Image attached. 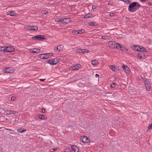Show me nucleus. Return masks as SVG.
Wrapping results in <instances>:
<instances>
[{
	"label": "nucleus",
	"mask_w": 152,
	"mask_h": 152,
	"mask_svg": "<svg viewBox=\"0 0 152 152\" xmlns=\"http://www.w3.org/2000/svg\"><path fill=\"white\" fill-rule=\"evenodd\" d=\"M45 80V79H39V80H40V81H44Z\"/></svg>",
	"instance_id": "de8ad7c7"
},
{
	"label": "nucleus",
	"mask_w": 152,
	"mask_h": 152,
	"mask_svg": "<svg viewBox=\"0 0 152 152\" xmlns=\"http://www.w3.org/2000/svg\"><path fill=\"white\" fill-rule=\"evenodd\" d=\"M145 57L144 53L142 52L139 53L137 56V58L139 59H143Z\"/></svg>",
	"instance_id": "9b49d317"
},
{
	"label": "nucleus",
	"mask_w": 152,
	"mask_h": 152,
	"mask_svg": "<svg viewBox=\"0 0 152 152\" xmlns=\"http://www.w3.org/2000/svg\"><path fill=\"white\" fill-rule=\"evenodd\" d=\"M80 139L82 141L85 143H88L90 142V140L86 136H83Z\"/></svg>",
	"instance_id": "1a4fd4ad"
},
{
	"label": "nucleus",
	"mask_w": 152,
	"mask_h": 152,
	"mask_svg": "<svg viewBox=\"0 0 152 152\" xmlns=\"http://www.w3.org/2000/svg\"><path fill=\"white\" fill-rule=\"evenodd\" d=\"M43 55V54L39 55L38 57H39V58L42 59H45V58H44L45 57H44V55Z\"/></svg>",
	"instance_id": "473e14b6"
},
{
	"label": "nucleus",
	"mask_w": 152,
	"mask_h": 152,
	"mask_svg": "<svg viewBox=\"0 0 152 152\" xmlns=\"http://www.w3.org/2000/svg\"><path fill=\"white\" fill-rule=\"evenodd\" d=\"M70 22V19L69 18H65L63 19V24L67 23Z\"/></svg>",
	"instance_id": "6ab92c4d"
},
{
	"label": "nucleus",
	"mask_w": 152,
	"mask_h": 152,
	"mask_svg": "<svg viewBox=\"0 0 152 152\" xmlns=\"http://www.w3.org/2000/svg\"><path fill=\"white\" fill-rule=\"evenodd\" d=\"M120 48L121 49V50H122V51H127L128 50L126 47L123 46L121 45V48Z\"/></svg>",
	"instance_id": "a878e982"
},
{
	"label": "nucleus",
	"mask_w": 152,
	"mask_h": 152,
	"mask_svg": "<svg viewBox=\"0 0 152 152\" xmlns=\"http://www.w3.org/2000/svg\"><path fill=\"white\" fill-rule=\"evenodd\" d=\"M16 99L15 96H12L11 98V99L12 100H14Z\"/></svg>",
	"instance_id": "ea45409f"
},
{
	"label": "nucleus",
	"mask_w": 152,
	"mask_h": 152,
	"mask_svg": "<svg viewBox=\"0 0 152 152\" xmlns=\"http://www.w3.org/2000/svg\"><path fill=\"white\" fill-rule=\"evenodd\" d=\"M34 40H38L39 41L44 40L45 39L44 36L42 35H38L33 37L31 38Z\"/></svg>",
	"instance_id": "f03ea898"
},
{
	"label": "nucleus",
	"mask_w": 152,
	"mask_h": 152,
	"mask_svg": "<svg viewBox=\"0 0 152 152\" xmlns=\"http://www.w3.org/2000/svg\"><path fill=\"white\" fill-rule=\"evenodd\" d=\"M132 48L135 51H140V46L137 45H134L132 46Z\"/></svg>",
	"instance_id": "ddd939ff"
},
{
	"label": "nucleus",
	"mask_w": 152,
	"mask_h": 152,
	"mask_svg": "<svg viewBox=\"0 0 152 152\" xmlns=\"http://www.w3.org/2000/svg\"><path fill=\"white\" fill-rule=\"evenodd\" d=\"M6 52H11L15 50V49L12 47H6Z\"/></svg>",
	"instance_id": "4468645a"
},
{
	"label": "nucleus",
	"mask_w": 152,
	"mask_h": 152,
	"mask_svg": "<svg viewBox=\"0 0 152 152\" xmlns=\"http://www.w3.org/2000/svg\"><path fill=\"white\" fill-rule=\"evenodd\" d=\"M122 68L124 69V71L126 72H128L130 71V69L127 66L124 65L122 66Z\"/></svg>",
	"instance_id": "f3484780"
},
{
	"label": "nucleus",
	"mask_w": 152,
	"mask_h": 152,
	"mask_svg": "<svg viewBox=\"0 0 152 152\" xmlns=\"http://www.w3.org/2000/svg\"><path fill=\"white\" fill-rule=\"evenodd\" d=\"M115 43L114 41H110L108 44L109 47L111 48H115Z\"/></svg>",
	"instance_id": "9d476101"
},
{
	"label": "nucleus",
	"mask_w": 152,
	"mask_h": 152,
	"mask_svg": "<svg viewBox=\"0 0 152 152\" xmlns=\"http://www.w3.org/2000/svg\"><path fill=\"white\" fill-rule=\"evenodd\" d=\"M95 76L96 77H99V75L98 74H96L95 75Z\"/></svg>",
	"instance_id": "49530a36"
},
{
	"label": "nucleus",
	"mask_w": 152,
	"mask_h": 152,
	"mask_svg": "<svg viewBox=\"0 0 152 152\" xmlns=\"http://www.w3.org/2000/svg\"><path fill=\"white\" fill-rule=\"evenodd\" d=\"M121 45L119 43H115V48L117 49H119L121 48Z\"/></svg>",
	"instance_id": "5701e85b"
},
{
	"label": "nucleus",
	"mask_w": 152,
	"mask_h": 152,
	"mask_svg": "<svg viewBox=\"0 0 152 152\" xmlns=\"http://www.w3.org/2000/svg\"><path fill=\"white\" fill-rule=\"evenodd\" d=\"M7 114H11L14 113V112L11 110H8L7 111Z\"/></svg>",
	"instance_id": "c9c22d12"
},
{
	"label": "nucleus",
	"mask_w": 152,
	"mask_h": 152,
	"mask_svg": "<svg viewBox=\"0 0 152 152\" xmlns=\"http://www.w3.org/2000/svg\"><path fill=\"white\" fill-rule=\"evenodd\" d=\"M137 2H134L130 4L128 7V10L131 12H134L137 10V9L135 8L137 6Z\"/></svg>",
	"instance_id": "f257e3e1"
},
{
	"label": "nucleus",
	"mask_w": 152,
	"mask_h": 152,
	"mask_svg": "<svg viewBox=\"0 0 152 152\" xmlns=\"http://www.w3.org/2000/svg\"><path fill=\"white\" fill-rule=\"evenodd\" d=\"M97 23L95 22H92L90 23V25L91 26H96Z\"/></svg>",
	"instance_id": "2f4dec72"
},
{
	"label": "nucleus",
	"mask_w": 152,
	"mask_h": 152,
	"mask_svg": "<svg viewBox=\"0 0 152 152\" xmlns=\"http://www.w3.org/2000/svg\"><path fill=\"white\" fill-rule=\"evenodd\" d=\"M104 36H103V37H102V39H104Z\"/></svg>",
	"instance_id": "8fccbe9b"
},
{
	"label": "nucleus",
	"mask_w": 152,
	"mask_h": 152,
	"mask_svg": "<svg viewBox=\"0 0 152 152\" xmlns=\"http://www.w3.org/2000/svg\"><path fill=\"white\" fill-rule=\"evenodd\" d=\"M57 149V148H54V149H50V150H53V151H56Z\"/></svg>",
	"instance_id": "c03bdc74"
},
{
	"label": "nucleus",
	"mask_w": 152,
	"mask_h": 152,
	"mask_svg": "<svg viewBox=\"0 0 152 152\" xmlns=\"http://www.w3.org/2000/svg\"><path fill=\"white\" fill-rule=\"evenodd\" d=\"M77 51L78 52L82 53H88L89 51L87 49H78L77 50Z\"/></svg>",
	"instance_id": "f8f14e48"
},
{
	"label": "nucleus",
	"mask_w": 152,
	"mask_h": 152,
	"mask_svg": "<svg viewBox=\"0 0 152 152\" xmlns=\"http://www.w3.org/2000/svg\"><path fill=\"white\" fill-rule=\"evenodd\" d=\"M70 149L66 148L64 149L65 152H70Z\"/></svg>",
	"instance_id": "58836bf2"
},
{
	"label": "nucleus",
	"mask_w": 152,
	"mask_h": 152,
	"mask_svg": "<svg viewBox=\"0 0 152 152\" xmlns=\"http://www.w3.org/2000/svg\"><path fill=\"white\" fill-rule=\"evenodd\" d=\"M81 65L80 64L72 66L70 67V69L71 70H75L79 69L80 68Z\"/></svg>",
	"instance_id": "423d86ee"
},
{
	"label": "nucleus",
	"mask_w": 152,
	"mask_h": 152,
	"mask_svg": "<svg viewBox=\"0 0 152 152\" xmlns=\"http://www.w3.org/2000/svg\"><path fill=\"white\" fill-rule=\"evenodd\" d=\"M140 51L146 52L147 51V50L145 48L140 46Z\"/></svg>",
	"instance_id": "cd10ccee"
},
{
	"label": "nucleus",
	"mask_w": 152,
	"mask_h": 152,
	"mask_svg": "<svg viewBox=\"0 0 152 152\" xmlns=\"http://www.w3.org/2000/svg\"><path fill=\"white\" fill-rule=\"evenodd\" d=\"M144 84L145 85L146 88L148 91H150L151 89L150 83L147 79H146L145 80Z\"/></svg>",
	"instance_id": "7ed1b4c3"
},
{
	"label": "nucleus",
	"mask_w": 152,
	"mask_h": 152,
	"mask_svg": "<svg viewBox=\"0 0 152 152\" xmlns=\"http://www.w3.org/2000/svg\"><path fill=\"white\" fill-rule=\"evenodd\" d=\"M85 32L84 30H73L72 31V33L75 34H81Z\"/></svg>",
	"instance_id": "6e6552de"
},
{
	"label": "nucleus",
	"mask_w": 152,
	"mask_h": 152,
	"mask_svg": "<svg viewBox=\"0 0 152 152\" xmlns=\"http://www.w3.org/2000/svg\"><path fill=\"white\" fill-rule=\"evenodd\" d=\"M8 130H10V131H12V130L11 129H8Z\"/></svg>",
	"instance_id": "3c124183"
},
{
	"label": "nucleus",
	"mask_w": 152,
	"mask_h": 152,
	"mask_svg": "<svg viewBox=\"0 0 152 152\" xmlns=\"http://www.w3.org/2000/svg\"><path fill=\"white\" fill-rule=\"evenodd\" d=\"M45 58V59H47L48 58H50L51 57V56H52V54L50 55V54L49 53H45L43 54Z\"/></svg>",
	"instance_id": "aec40b11"
},
{
	"label": "nucleus",
	"mask_w": 152,
	"mask_h": 152,
	"mask_svg": "<svg viewBox=\"0 0 152 152\" xmlns=\"http://www.w3.org/2000/svg\"><path fill=\"white\" fill-rule=\"evenodd\" d=\"M110 86L111 87H112V88H114L115 86V84L114 83H110Z\"/></svg>",
	"instance_id": "72a5a7b5"
},
{
	"label": "nucleus",
	"mask_w": 152,
	"mask_h": 152,
	"mask_svg": "<svg viewBox=\"0 0 152 152\" xmlns=\"http://www.w3.org/2000/svg\"><path fill=\"white\" fill-rule=\"evenodd\" d=\"M40 51V50L38 48L34 49L33 51H32V53H38Z\"/></svg>",
	"instance_id": "4be33fe9"
},
{
	"label": "nucleus",
	"mask_w": 152,
	"mask_h": 152,
	"mask_svg": "<svg viewBox=\"0 0 152 152\" xmlns=\"http://www.w3.org/2000/svg\"><path fill=\"white\" fill-rule=\"evenodd\" d=\"M10 68L9 67L6 68L5 69V72L7 73H11L10 71Z\"/></svg>",
	"instance_id": "c756f323"
},
{
	"label": "nucleus",
	"mask_w": 152,
	"mask_h": 152,
	"mask_svg": "<svg viewBox=\"0 0 152 152\" xmlns=\"http://www.w3.org/2000/svg\"><path fill=\"white\" fill-rule=\"evenodd\" d=\"M141 7V5L138 3L137 2V6H136L135 8L137 9V10L139 8Z\"/></svg>",
	"instance_id": "e433bc0d"
},
{
	"label": "nucleus",
	"mask_w": 152,
	"mask_h": 152,
	"mask_svg": "<svg viewBox=\"0 0 152 152\" xmlns=\"http://www.w3.org/2000/svg\"><path fill=\"white\" fill-rule=\"evenodd\" d=\"M25 28L27 30L34 31L37 30L38 27L36 26H27L25 27Z\"/></svg>",
	"instance_id": "20e7f679"
},
{
	"label": "nucleus",
	"mask_w": 152,
	"mask_h": 152,
	"mask_svg": "<svg viewBox=\"0 0 152 152\" xmlns=\"http://www.w3.org/2000/svg\"><path fill=\"white\" fill-rule=\"evenodd\" d=\"M109 67L113 71L115 72H117L118 70V68H116V66L113 65H110Z\"/></svg>",
	"instance_id": "dca6fc26"
},
{
	"label": "nucleus",
	"mask_w": 152,
	"mask_h": 152,
	"mask_svg": "<svg viewBox=\"0 0 152 152\" xmlns=\"http://www.w3.org/2000/svg\"><path fill=\"white\" fill-rule=\"evenodd\" d=\"M53 151V150H51V151Z\"/></svg>",
	"instance_id": "603ef678"
},
{
	"label": "nucleus",
	"mask_w": 152,
	"mask_h": 152,
	"mask_svg": "<svg viewBox=\"0 0 152 152\" xmlns=\"http://www.w3.org/2000/svg\"><path fill=\"white\" fill-rule=\"evenodd\" d=\"M148 4H149V5H151V3L150 2H149L148 3Z\"/></svg>",
	"instance_id": "09e8293b"
},
{
	"label": "nucleus",
	"mask_w": 152,
	"mask_h": 152,
	"mask_svg": "<svg viewBox=\"0 0 152 152\" xmlns=\"http://www.w3.org/2000/svg\"><path fill=\"white\" fill-rule=\"evenodd\" d=\"M114 13H111L110 14V17H113V16H114Z\"/></svg>",
	"instance_id": "a19ab883"
},
{
	"label": "nucleus",
	"mask_w": 152,
	"mask_h": 152,
	"mask_svg": "<svg viewBox=\"0 0 152 152\" xmlns=\"http://www.w3.org/2000/svg\"><path fill=\"white\" fill-rule=\"evenodd\" d=\"M18 132H19L20 133L26 131V130L24 129H17Z\"/></svg>",
	"instance_id": "393cba45"
},
{
	"label": "nucleus",
	"mask_w": 152,
	"mask_h": 152,
	"mask_svg": "<svg viewBox=\"0 0 152 152\" xmlns=\"http://www.w3.org/2000/svg\"><path fill=\"white\" fill-rule=\"evenodd\" d=\"M8 15L11 16H13L15 15V13L14 12L10 11L9 12V14Z\"/></svg>",
	"instance_id": "bb28decb"
},
{
	"label": "nucleus",
	"mask_w": 152,
	"mask_h": 152,
	"mask_svg": "<svg viewBox=\"0 0 152 152\" xmlns=\"http://www.w3.org/2000/svg\"><path fill=\"white\" fill-rule=\"evenodd\" d=\"M64 48V47L62 45H60L57 47H55L54 48V50L57 53H58L62 50Z\"/></svg>",
	"instance_id": "0eeeda50"
},
{
	"label": "nucleus",
	"mask_w": 152,
	"mask_h": 152,
	"mask_svg": "<svg viewBox=\"0 0 152 152\" xmlns=\"http://www.w3.org/2000/svg\"><path fill=\"white\" fill-rule=\"evenodd\" d=\"M96 5H93L92 6V9H95L96 8Z\"/></svg>",
	"instance_id": "79ce46f5"
},
{
	"label": "nucleus",
	"mask_w": 152,
	"mask_h": 152,
	"mask_svg": "<svg viewBox=\"0 0 152 152\" xmlns=\"http://www.w3.org/2000/svg\"><path fill=\"white\" fill-rule=\"evenodd\" d=\"M59 61V59L54 58L53 59L49 60L48 63L50 64L53 65L57 64Z\"/></svg>",
	"instance_id": "39448f33"
},
{
	"label": "nucleus",
	"mask_w": 152,
	"mask_h": 152,
	"mask_svg": "<svg viewBox=\"0 0 152 152\" xmlns=\"http://www.w3.org/2000/svg\"><path fill=\"white\" fill-rule=\"evenodd\" d=\"M42 113H44L45 112V110L44 108H42Z\"/></svg>",
	"instance_id": "37998d69"
},
{
	"label": "nucleus",
	"mask_w": 152,
	"mask_h": 152,
	"mask_svg": "<svg viewBox=\"0 0 152 152\" xmlns=\"http://www.w3.org/2000/svg\"><path fill=\"white\" fill-rule=\"evenodd\" d=\"M6 47H0V52H6Z\"/></svg>",
	"instance_id": "b1692460"
},
{
	"label": "nucleus",
	"mask_w": 152,
	"mask_h": 152,
	"mask_svg": "<svg viewBox=\"0 0 152 152\" xmlns=\"http://www.w3.org/2000/svg\"><path fill=\"white\" fill-rule=\"evenodd\" d=\"M71 148L75 152H78L79 149L75 145H72Z\"/></svg>",
	"instance_id": "2eb2a0df"
},
{
	"label": "nucleus",
	"mask_w": 152,
	"mask_h": 152,
	"mask_svg": "<svg viewBox=\"0 0 152 152\" xmlns=\"http://www.w3.org/2000/svg\"><path fill=\"white\" fill-rule=\"evenodd\" d=\"M38 117L42 120H45L47 118V117L45 115H42L40 114L38 115Z\"/></svg>",
	"instance_id": "a211bd4d"
},
{
	"label": "nucleus",
	"mask_w": 152,
	"mask_h": 152,
	"mask_svg": "<svg viewBox=\"0 0 152 152\" xmlns=\"http://www.w3.org/2000/svg\"><path fill=\"white\" fill-rule=\"evenodd\" d=\"M98 63V61L96 60H94L91 61V63L93 65L96 64Z\"/></svg>",
	"instance_id": "c85d7f7f"
},
{
	"label": "nucleus",
	"mask_w": 152,
	"mask_h": 152,
	"mask_svg": "<svg viewBox=\"0 0 152 152\" xmlns=\"http://www.w3.org/2000/svg\"><path fill=\"white\" fill-rule=\"evenodd\" d=\"M122 1H123L125 3L127 2L128 1V0H121Z\"/></svg>",
	"instance_id": "a18cd8bd"
},
{
	"label": "nucleus",
	"mask_w": 152,
	"mask_h": 152,
	"mask_svg": "<svg viewBox=\"0 0 152 152\" xmlns=\"http://www.w3.org/2000/svg\"><path fill=\"white\" fill-rule=\"evenodd\" d=\"M63 19L62 18H57L56 19V21L57 22H60L63 23Z\"/></svg>",
	"instance_id": "7c9ffc66"
},
{
	"label": "nucleus",
	"mask_w": 152,
	"mask_h": 152,
	"mask_svg": "<svg viewBox=\"0 0 152 152\" xmlns=\"http://www.w3.org/2000/svg\"><path fill=\"white\" fill-rule=\"evenodd\" d=\"M152 128V123H151V124H150L149 126L148 129V130H150Z\"/></svg>",
	"instance_id": "4c0bfd02"
},
{
	"label": "nucleus",
	"mask_w": 152,
	"mask_h": 152,
	"mask_svg": "<svg viewBox=\"0 0 152 152\" xmlns=\"http://www.w3.org/2000/svg\"><path fill=\"white\" fill-rule=\"evenodd\" d=\"M48 12L46 10H43L41 12V13L42 15H45L48 13Z\"/></svg>",
	"instance_id": "f704fd0d"
},
{
	"label": "nucleus",
	"mask_w": 152,
	"mask_h": 152,
	"mask_svg": "<svg viewBox=\"0 0 152 152\" xmlns=\"http://www.w3.org/2000/svg\"><path fill=\"white\" fill-rule=\"evenodd\" d=\"M93 17L92 14L91 13H88L84 17V18H92Z\"/></svg>",
	"instance_id": "412c9836"
}]
</instances>
